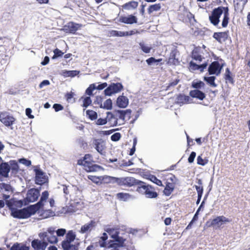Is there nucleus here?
<instances>
[{
	"mask_svg": "<svg viewBox=\"0 0 250 250\" xmlns=\"http://www.w3.org/2000/svg\"><path fill=\"white\" fill-rule=\"evenodd\" d=\"M62 247L63 250H78V246L76 245H72L68 242H65L62 244Z\"/></svg>",
	"mask_w": 250,
	"mask_h": 250,
	"instance_id": "4c0bfd02",
	"label": "nucleus"
},
{
	"mask_svg": "<svg viewBox=\"0 0 250 250\" xmlns=\"http://www.w3.org/2000/svg\"><path fill=\"white\" fill-rule=\"evenodd\" d=\"M33 207L32 205H30L21 209L13 208L11 210V215L14 218L19 219L29 218L37 212Z\"/></svg>",
	"mask_w": 250,
	"mask_h": 250,
	"instance_id": "f03ea898",
	"label": "nucleus"
},
{
	"mask_svg": "<svg viewBox=\"0 0 250 250\" xmlns=\"http://www.w3.org/2000/svg\"><path fill=\"white\" fill-rule=\"evenodd\" d=\"M86 115L91 120H95L97 118V113L92 110H87L86 111Z\"/></svg>",
	"mask_w": 250,
	"mask_h": 250,
	"instance_id": "37998d69",
	"label": "nucleus"
},
{
	"mask_svg": "<svg viewBox=\"0 0 250 250\" xmlns=\"http://www.w3.org/2000/svg\"><path fill=\"white\" fill-rule=\"evenodd\" d=\"M222 66L220 65L217 61L212 62L209 66L208 71L210 75L216 74L218 75L221 71Z\"/></svg>",
	"mask_w": 250,
	"mask_h": 250,
	"instance_id": "4468645a",
	"label": "nucleus"
},
{
	"mask_svg": "<svg viewBox=\"0 0 250 250\" xmlns=\"http://www.w3.org/2000/svg\"><path fill=\"white\" fill-rule=\"evenodd\" d=\"M120 118L124 120H128L131 117V111L130 110H122L119 111Z\"/></svg>",
	"mask_w": 250,
	"mask_h": 250,
	"instance_id": "c9c22d12",
	"label": "nucleus"
},
{
	"mask_svg": "<svg viewBox=\"0 0 250 250\" xmlns=\"http://www.w3.org/2000/svg\"><path fill=\"white\" fill-rule=\"evenodd\" d=\"M120 21L124 23L131 24L136 23L137 22V19L135 16L130 15L128 16L121 17Z\"/></svg>",
	"mask_w": 250,
	"mask_h": 250,
	"instance_id": "412c9836",
	"label": "nucleus"
},
{
	"mask_svg": "<svg viewBox=\"0 0 250 250\" xmlns=\"http://www.w3.org/2000/svg\"><path fill=\"white\" fill-rule=\"evenodd\" d=\"M101 184L102 183L108 184L111 183H116L117 177L109 176L107 175L101 176Z\"/></svg>",
	"mask_w": 250,
	"mask_h": 250,
	"instance_id": "7c9ffc66",
	"label": "nucleus"
},
{
	"mask_svg": "<svg viewBox=\"0 0 250 250\" xmlns=\"http://www.w3.org/2000/svg\"><path fill=\"white\" fill-rule=\"evenodd\" d=\"M112 238L114 239V241H111L109 242L108 247L116 248L117 247H122L124 246L126 239L119 236L118 233L113 235Z\"/></svg>",
	"mask_w": 250,
	"mask_h": 250,
	"instance_id": "9d476101",
	"label": "nucleus"
},
{
	"mask_svg": "<svg viewBox=\"0 0 250 250\" xmlns=\"http://www.w3.org/2000/svg\"><path fill=\"white\" fill-rule=\"evenodd\" d=\"M74 96V92L71 91L69 93H67L65 95V98L66 101L68 103H70V102L74 103L75 102V99L73 98Z\"/></svg>",
	"mask_w": 250,
	"mask_h": 250,
	"instance_id": "603ef678",
	"label": "nucleus"
},
{
	"mask_svg": "<svg viewBox=\"0 0 250 250\" xmlns=\"http://www.w3.org/2000/svg\"><path fill=\"white\" fill-rule=\"evenodd\" d=\"M192 101L188 96L184 94H180L176 98V102L180 104H188Z\"/></svg>",
	"mask_w": 250,
	"mask_h": 250,
	"instance_id": "5701e85b",
	"label": "nucleus"
},
{
	"mask_svg": "<svg viewBox=\"0 0 250 250\" xmlns=\"http://www.w3.org/2000/svg\"><path fill=\"white\" fill-rule=\"evenodd\" d=\"M91 103L92 101L90 98L89 97H86L83 100V106L84 107H87L91 104Z\"/></svg>",
	"mask_w": 250,
	"mask_h": 250,
	"instance_id": "13d9d810",
	"label": "nucleus"
},
{
	"mask_svg": "<svg viewBox=\"0 0 250 250\" xmlns=\"http://www.w3.org/2000/svg\"><path fill=\"white\" fill-rule=\"evenodd\" d=\"M197 183L199 186L195 185L198 195H202L203 192V187L202 186V181L201 179H197Z\"/></svg>",
	"mask_w": 250,
	"mask_h": 250,
	"instance_id": "ea45409f",
	"label": "nucleus"
},
{
	"mask_svg": "<svg viewBox=\"0 0 250 250\" xmlns=\"http://www.w3.org/2000/svg\"><path fill=\"white\" fill-rule=\"evenodd\" d=\"M107 123L106 118H99L96 121V124L98 125H104Z\"/></svg>",
	"mask_w": 250,
	"mask_h": 250,
	"instance_id": "e2e57ef3",
	"label": "nucleus"
},
{
	"mask_svg": "<svg viewBox=\"0 0 250 250\" xmlns=\"http://www.w3.org/2000/svg\"><path fill=\"white\" fill-rule=\"evenodd\" d=\"M41 238H42L43 240H46L51 244L56 243L58 241V238L55 235V231L52 228H49L47 231L44 232L39 235Z\"/></svg>",
	"mask_w": 250,
	"mask_h": 250,
	"instance_id": "39448f33",
	"label": "nucleus"
},
{
	"mask_svg": "<svg viewBox=\"0 0 250 250\" xmlns=\"http://www.w3.org/2000/svg\"><path fill=\"white\" fill-rule=\"evenodd\" d=\"M40 195V190L37 188H32L28 190L26 197V200L28 202H34L37 201Z\"/></svg>",
	"mask_w": 250,
	"mask_h": 250,
	"instance_id": "f8f14e48",
	"label": "nucleus"
},
{
	"mask_svg": "<svg viewBox=\"0 0 250 250\" xmlns=\"http://www.w3.org/2000/svg\"><path fill=\"white\" fill-rule=\"evenodd\" d=\"M10 170V167L7 163H2L0 165V172L2 176L7 178Z\"/></svg>",
	"mask_w": 250,
	"mask_h": 250,
	"instance_id": "a878e982",
	"label": "nucleus"
},
{
	"mask_svg": "<svg viewBox=\"0 0 250 250\" xmlns=\"http://www.w3.org/2000/svg\"><path fill=\"white\" fill-rule=\"evenodd\" d=\"M9 163L12 171L17 172L19 169V166L16 160H11Z\"/></svg>",
	"mask_w": 250,
	"mask_h": 250,
	"instance_id": "c03bdc74",
	"label": "nucleus"
},
{
	"mask_svg": "<svg viewBox=\"0 0 250 250\" xmlns=\"http://www.w3.org/2000/svg\"><path fill=\"white\" fill-rule=\"evenodd\" d=\"M161 8V4L159 3L151 4L147 8V13L150 15L154 16V13L159 11Z\"/></svg>",
	"mask_w": 250,
	"mask_h": 250,
	"instance_id": "cd10ccee",
	"label": "nucleus"
},
{
	"mask_svg": "<svg viewBox=\"0 0 250 250\" xmlns=\"http://www.w3.org/2000/svg\"><path fill=\"white\" fill-rule=\"evenodd\" d=\"M179 54V51L176 48L172 49L169 54L167 64L170 65H178L180 64V61L176 56Z\"/></svg>",
	"mask_w": 250,
	"mask_h": 250,
	"instance_id": "ddd939ff",
	"label": "nucleus"
},
{
	"mask_svg": "<svg viewBox=\"0 0 250 250\" xmlns=\"http://www.w3.org/2000/svg\"><path fill=\"white\" fill-rule=\"evenodd\" d=\"M16 119L7 112H0V121L6 126L12 125Z\"/></svg>",
	"mask_w": 250,
	"mask_h": 250,
	"instance_id": "0eeeda50",
	"label": "nucleus"
},
{
	"mask_svg": "<svg viewBox=\"0 0 250 250\" xmlns=\"http://www.w3.org/2000/svg\"><path fill=\"white\" fill-rule=\"evenodd\" d=\"M81 26L80 24L70 21L64 26V30L66 32L74 34Z\"/></svg>",
	"mask_w": 250,
	"mask_h": 250,
	"instance_id": "dca6fc26",
	"label": "nucleus"
},
{
	"mask_svg": "<svg viewBox=\"0 0 250 250\" xmlns=\"http://www.w3.org/2000/svg\"><path fill=\"white\" fill-rule=\"evenodd\" d=\"M10 250H29V247L25 244L15 243L11 247Z\"/></svg>",
	"mask_w": 250,
	"mask_h": 250,
	"instance_id": "e433bc0d",
	"label": "nucleus"
},
{
	"mask_svg": "<svg viewBox=\"0 0 250 250\" xmlns=\"http://www.w3.org/2000/svg\"><path fill=\"white\" fill-rule=\"evenodd\" d=\"M49 193L47 191H44L42 193L40 200L36 204L32 205L36 211H38L43 207V202L45 201L48 198Z\"/></svg>",
	"mask_w": 250,
	"mask_h": 250,
	"instance_id": "6ab92c4d",
	"label": "nucleus"
},
{
	"mask_svg": "<svg viewBox=\"0 0 250 250\" xmlns=\"http://www.w3.org/2000/svg\"><path fill=\"white\" fill-rule=\"evenodd\" d=\"M76 238V235L73 230H69L67 233L65 239L62 242V244H63L65 242H68L71 243L73 242Z\"/></svg>",
	"mask_w": 250,
	"mask_h": 250,
	"instance_id": "2f4dec72",
	"label": "nucleus"
},
{
	"mask_svg": "<svg viewBox=\"0 0 250 250\" xmlns=\"http://www.w3.org/2000/svg\"><path fill=\"white\" fill-rule=\"evenodd\" d=\"M174 188V184L169 181L166 182V187L164 190V194L167 196H169L173 192Z\"/></svg>",
	"mask_w": 250,
	"mask_h": 250,
	"instance_id": "c756f323",
	"label": "nucleus"
},
{
	"mask_svg": "<svg viewBox=\"0 0 250 250\" xmlns=\"http://www.w3.org/2000/svg\"><path fill=\"white\" fill-rule=\"evenodd\" d=\"M225 7L219 6L214 8L211 12L210 15L209 16V20L213 25L216 26L219 23V19L223 13Z\"/></svg>",
	"mask_w": 250,
	"mask_h": 250,
	"instance_id": "20e7f679",
	"label": "nucleus"
},
{
	"mask_svg": "<svg viewBox=\"0 0 250 250\" xmlns=\"http://www.w3.org/2000/svg\"><path fill=\"white\" fill-rule=\"evenodd\" d=\"M204 50L200 46L195 47L191 52L192 58L198 62H201L204 59Z\"/></svg>",
	"mask_w": 250,
	"mask_h": 250,
	"instance_id": "9b49d317",
	"label": "nucleus"
},
{
	"mask_svg": "<svg viewBox=\"0 0 250 250\" xmlns=\"http://www.w3.org/2000/svg\"><path fill=\"white\" fill-rule=\"evenodd\" d=\"M225 79L227 81L231 83H233L234 80L233 78L231 76V73L229 70V68H227L226 69V72L225 74Z\"/></svg>",
	"mask_w": 250,
	"mask_h": 250,
	"instance_id": "a19ab883",
	"label": "nucleus"
},
{
	"mask_svg": "<svg viewBox=\"0 0 250 250\" xmlns=\"http://www.w3.org/2000/svg\"><path fill=\"white\" fill-rule=\"evenodd\" d=\"M224 16L222 22V26L223 27H226L228 26L229 21V8L228 7H226L225 9L223 12Z\"/></svg>",
	"mask_w": 250,
	"mask_h": 250,
	"instance_id": "473e14b6",
	"label": "nucleus"
},
{
	"mask_svg": "<svg viewBox=\"0 0 250 250\" xmlns=\"http://www.w3.org/2000/svg\"><path fill=\"white\" fill-rule=\"evenodd\" d=\"M96 222L94 220H91L88 223L82 226L81 228L80 232L82 233L87 231H90L95 227Z\"/></svg>",
	"mask_w": 250,
	"mask_h": 250,
	"instance_id": "bb28decb",
	"label": "nucleus"
},
{
	"mask_svg": "<svg viewBox=\"0 0 250 250\" xmlns=\"http://www.w3.org/2000/svg\"><path fill=\"white\" fill-rule=\"evenodd\" d=\"M148 179L159 186L163 187L162 181L158 179L155 175H149Z\"/></svg>",
	"mask_w": 250,
	"mask_h": 250,
	"instance_id": "79ce46f5",
	"label": "nucleus"
},
{
	"mask_svg": "<svg viewBox=\"0 0 250 250\" xmlns=\"http://www.w3.org/2000/svg\"><path fill=\"white\" fill-rule=\"evenodd\" d=\"M189 95L193 98H196L200 100H203L206 97V94L198 89L191 90L189 92Z\"/></svg>",
	"mask_w": 250,
	"mask_h": 250,
	"instance_id": "4be33fe9",
	"label": "nucleus"
},
{
	"mask_svg": "<svg viewBox=\"0 0 250 250\" xmlns=\"http://www.w3.org/2000/svg\"><path fill=\"white\" fill-rule=\"evenodd\" d=\"M87 178L92 182L96 184H101V176H97L95 175H88Z\"/></svg>",
	"mask_w": 250,
	"mask_h": 250,
	"instance_id": "49530a36",
	"label": "nucleus"
},
{
	"mask_svg": "<svg viewBox=\"0 0 250 250\" xmlns=\"http://www.w3.org/2000/svg\"><path fill=\"white\" fill-rule=\"evenodd\" d=\"M197 164L201 166H205L208 162V160L203 159L201 156H198L197 157Z\"/></svg>",
	"mask_w": 250,
	"mask_h": 250,
	"instance_id": "4d7b16f0",
	"label": "nucleus"
},
{
	"mask_svg": "<svg viewBox=\"0 0 250 250\" xmlns=\"http://www.w3.org/2000/svg\"><path fill=\"white\" fill-rule=\"evenodd\" d=\"M48 246V243L45 240L42 241L39 239H34L31 242V246L34 250H45Z\"/></svg>",
	"mask_w": 250,
	"mask_h": 250,
	"instance_id": "2eb2a0df",
	"label": "nucleus"
},
{
	"mask_svg": "<svg viewBox=\"0 0 250 250\" xmlns=\"http://www.w3.org/2000/svg\"><path fill=\"white\" fill-rule=\"evenodd\" d=\"M146 188V191L143 193V195L147 198H155L158 196V193L155 191L154 187L149 185Z\"/></svg>",
	"mask_w": 250,
	"mask_h": 250,
	"instance_id": "393cba45",
	"label": "nucleus"
},
{
	"mask_svg": "<svg viewBox=\"0 0 250 250\" xmlns=\"http://www.w3.org/2000/svg\"><path fill=\"white\" fill-rule=\"evenodd\" d=\"M175 179L176 177L175 175L171 173H168L165 176L164 180L166 181V182L169 181L170 183H173V184H174Z\"/></svg>",
	"mask_w": 250,
	"mask_h": 250,
	"instance_id": "3c124183",
	"label": "nucleus"
},
{
	"mask_svg": "<svg viewBox=\"0 0 250 250\" xmlns=\"http://www.w3.org/2000/svg\"><path fill=\"white\" fill-rule=\"evenodd\" d=\"M106 231L109 234V235H111L112 238V236L115 234L116 233H118V234H119V231L117 229L113 228L107 229Z\"/></svg>",
	"mask_w": 250,
	"mask_h": 250,
	"instance_id": "0e129e2a",
	"label": "nucleus"
},
{
	"mask_svg": "<svg viewBox=\"0 0 250 250\" xmlns=\"http://www.w3.org/2000/svg\"><path fill=\"white\" fill-rule=\"evenodd\" d=\"M248 0H234L235 8L242 10L244 9Z\"/></svg>",
	"mask_w": 250,
	"mask_h": 250,
	"instance_id": "72a5a7b5",
	"label": "nucleus"
},
{
	"mask_svg": "<svg viewBox=\"0 0 250 250\" xmlns=\"http://www.w3.org/2000/svg\"><path fill=\"white\" fill-rule=\"evenodd\" d=\"M94 104L97 105L100 108H102L103 105L102 97L100 96H97L94 102Z\"/></svg>",
	"mask_w": 250,
	"mask_h": 250,
	"instance_id": "052dcab7",
	"label": "nucleus"
},
{
	"mask_svg": "<svg viewBox=\"0 0 250 250\" xmlns=\"http://www.w3.org/2000/svg\"><path fill=\"white\" fill-rule=\"evenodd\" d=\"M94 162L92 155L86 154L82 158L78 160L77 164L83 166V169L88 172H96L102 169L101 166L94 164Z\"/></svg>",
	"mask_w": 250,
	"mask_h": 250,
	"instance_id": "f257e3e1",
	"label": "nucleus"
},
{
	"mask_svg": "<svg viewBox=\"0 0 250 250\" xmlns=\"http://www.w3.org/2000/svg\"><path fill=\"white\" fill-rule=\"evenodd\" d=\"M180 82V80L178 79H177L175 80H174L173 82L170 83L166 87V90H167L169 89V88L171 86H174L176 85L179 82Z\"/></svg>",
	"mask_w": 250,
	"mask_h": 250,
	"instance_id": "69168bd1",
	"label": "nucleus"
},
{
	"mask_svg": "<svg viewBox=\"0 0 250 250\" xmlns=\"http://www.w3.org/2000/svg\"><path fill=\"white\" fill-rule=\"evenodd\" d=\"M79 71L77 70H65L63 72V74L65 77H74L79 73Z\"/></svg>",
	"mask_w": 250,
	"mask_h": 250,
	"instance_id": "a18cd8bd",
	"label": "nucleus"
},
{
	"mask_svg": "<svg viewBox=\"0 0 250 250\" xmlns=\"http://www.w3.org/2000/svg\"><path fill=\"white\" fill-rule=\"evenodd\" d=\"M96 89V86L95 84H91L89 85V86L86 89L85 93L89 95H92V92L94 90Z\"/></svg>",
	"mask_w": 250,
	"mask_h": 250,
	"instance_id": "5fc2aeb1",
	"label": "nucleus"
},
{
	"mask_svg": "<svg viewBox=\"0 0 250 250\" xmlns=\"http://www.w3.org/2000/svg\"><path fill=\"white\" fill-rule=\"evenodd\" d=\"M116 183L119 186H125L126 187H131L135 186L137 179L132 177H125L117 178Z\"/></svg>",
	"mask_w": 250,
	"mask_h": 250,
	"instance_id": "423d86ee",
	"label": "nucleus"
},
{
	"mask_svg": "<svg viewBox=\"0 0 250 250\" xmlns=\"http://www.w3.org/2000/svg\"><path fill=\"white\" fill-rule=\"evenodd\" d=\"M148 185H149L146 184V183L143 181L137 180L135 185L137 186L136 191L140 194H143L146 191L145 190L147 189L146 188Z\"/></svg>",
	"mask_w": 250,
	"mask_h": 250,
	"instance_id": "b1692460",
	"label": "nucleus"
},
{
	"mask_svg": "<svg viewBox=\"0 0 250 250\" xmlns=\"http://www.w3.org/2000/svg\"><path fill=\"white\" fill-rule=\"evenodd\" d=\"M121 137V133L119 132H116V133L113 134L111 136V140L112 141L116 142V141H119Z\"/></svg>",
	"mask_w": 250,
	"mask_h": 250,
	"instance_id": "bf43d9fd",
	"label": "nucleus"
},
{
	"mask_svg": "<svg viewBox=\"0 0 250 250\" xmlns=\"http://www.w3.org/2000/svg\"><path fill=\"white\" fill-rule=\"evenodd\" d=\"M140 48L145 53H148L150 52L152 47L146 45L144 43L140 42L139 43Z\"/></svg>",
	"mask_w": 250,
	"mask_h": 250,
	"instance_id": "864d4df0",
	"label": "nucleus"
},
{
	"mask_svg": "<svg viewBox=\"0 0 250 250\" xmlns=\"http://www.w3.org/2000/svg\"><path fill=\"white\" fill-rule=\"evenodd\" d=\"M138 5V3L135 1H131L126 3L125 5L129 8H136Z\"/></svg>",
	"mask_w": 250,
	"mask_h": 250,
	"instance_id": "680f3d73",
	"label": "nucleus"
},
{
	"mask_svg": "<svg viewBox=\"0 0 250 250\" xmlns=\"http://www.w3.org/2000/svg\"><path fill=\"white\" fill-rule=\"evenodd\" d=\"M205 83L201 81H193L191 83V87L195 89H198L204 87Z\"/></svg>",
	"mask_w": 250,
	"mask_h": 250,
	"instance_id": "58836bf2",
	"label": "nucleus"
},
{
	"mask_svg": "<svg viewBox=\"0 0 250 250\" xmlns=\"http://www.w3.org/2000/svg\"><path fill=\"white\" fill-rule=\"evenodd\" d=\"M229 37V31L225 32H215L213 37L220 43L225 42Z\"/></svg>",
	"mask_w": 250,
	"mask_h": 250,
	"instance_id": "f3484780",
	"label": "nucleus"
},
{
	"mask_svg": "<svg viewBox=\"0 0 250 250\" xmlns=\"http://www.w3.org/2000/svg\"><path fill=\"white\" fill-rule=\"evenodd\" d=\"M93 145L96 150L100 154L103 153L104 149V141L102 139H93Z\"/></svg>",
	"mask_w": 250,
	"mask_h": 250,
	"instance_id": "a211bd4d",
	"label": "nucleus"
},
{
	"mask_svg": "<svg viewBox=\"0 0 250 250\" xmlns=\"http://www.w3.org/2000/svg\"><path fill=\"white\" fill-rule=\"evenodd\" d=\"M117 199L123 201H127L132 198V195L128 193L120 192L116 194Z\"/></svg>",
	"mask_w": 250,
	"mask_h": 250,
	"instance_id": "f704fd0d",
	"label": "nucleus"
},
{
	"mask_svg": "<svg viewBox=\"0 0 250 250\" xmlns=\"http://www.w3.org/2000/svg\"><path fill=\"white\" fill-rule=\"evenodd\" d=\"M135 34V32L133 30H131L129 31H117V37H125V36H131Z\"/></svg>",
	"mask_w": 250,
	"mask_h": 250,
	"instance_id": "de8ad7c7",
	"label": "nucleus"
},
{
	"mask_svg": "<svg viewBox=\"0 0 250 250\" xmlns=\"http://www.w3.org/2000/svg\"><path fill=\"white\" fill-rule=\"evenodd\" d=\"M207 66V62H205L201 65H198L192 61H191L189 63V69L190 71H192L199 70L201 72H203Z\"/></svg>",
	"mask_w": 250,
	"mask_h": 250,
	"instance_id": "aec40b11",
	"label": "nucleus"
},
{
	"mask_svg": "<svg viewBox=\"0 0 250 250\" xmlns=\"http://www.w3.org/2000/svg\"><path fill=\"white\" fill-rule=\"evenodd\" d=\"M35 172V182L36 184L42 185L47 180L45 173L39 167H36L34 169Z\"/></svg>",
	"mask_w": 250,
	"mask_h": 250,
	"instance_id": "1a4fd4ad",
	"label": "nucleus"
},
{
	"mask_svg": "<svg viewBox=\"0 0 250 250\" xmlns=\"http://www.w3.org/2000/svg\"><path fill=\"white\" fill-rule=\"evenodd\" d=\"M53 52L54 55L53 56L52 59H55L57 57H61L63 54V53L58 48H56L55 49H54Z\"/></svg>",
	"mask_w": 250,
	"mask_h": 250,
	"instance_id": "6e6d98bb",
	"label": "nucleus"
},
{
	"mask_svg": "<svg viewBox=\"0 0 250 250\" xmlns=\"http://www.w3.org/2000/svg\"><path fill=\"white\" fill-rule=\"evenodd\" d=\"M230 221L223 215L219 216L213 219H210L206 222L204 229L213 228L215 229L221 228V226L227 222Z\"/></svg>",
	"mask_w": 250,
	"mask_h": 250,
	"instance_id": "7ed1b4c3",
	"label": "nucleus"
},
{
	"mask_svg": "<svg viewBox=\"0 0 250 250\" xmlns=\"http://www.w3.org/2000/svg\"><path fill=\"white\" fill-rule=\"evenodd\" d=\"M78 143L80 146L83 148L87 146V143L83 138H80L79 139Z\"/></svg>",
	"mask_w": 250,
	"mask_h": 250,
	"instance_id": "774afa93",
	"label": "nucleus"
},
{
	"mask_svg": "<svg viewBox=\"0 0 250 250\" xmlns=\"http://www.w3.org/2000/svg\"><path fill=\"white\" fill-rule=\"evenodd\" d=\"M123 88V85L121 83H112L104 90V92L105 95L111 96L112 94L118 93Z\"/></svg>",
	"mask_w": 250,
	"mask_h": 250,
	"instance_id": "6e6552de",
	"label": "nucleus"
},
{
	"mask_svg": "<svg viewBox=\"0 0 250 250\" xmlns=\"http://www.w3.org/2000/svg\"><path fill=\"white\" fill-rule=\"evenodd\" d=\"M112 107V102L110 99L106 100L102 105V108L107 110L111 109Z\"/></svg>",
	"mask_w": 250,
	"mask_h": 250,
	"instance_id": "09e8293b",
	"label": "nucleus"
},
{
	"mask_svg": "<svg viewBox=\"0 0 250 250\" xmlns=\"http://www.w3.org/2000/svg\"><path fill=\"white\" fill-rule=\"evenodd\" d=\"M128 103V99L124 96H120L117 100V104L120 107H125Z\"/></svg>",
	"mask_w": 250,
	"mask_h": 250,
	"instance_id": "c85d7f7f",
	"label": "nucleus"
},
{
	"mask_svg": "<svg viewBox=\"0 0 250 250\" xmlns=\"http://www.w3.org/2000/svg\"><path fill=\"white\" fill-rule=\"evenodd\" d=\"M19 162L26 166H30L31 165V162L25 158L20 159Z\"/></svg>",
	"mask_w": 250,
	"mask_h": 250,
	"instance_id": "338daca9",
	"label": "nucleus"
},
{
	"mask_svg": "<svg viewBox=\"0 0 250 250\" xmlns=\"http://www.w3.org/2000/svg\"><path fill=\"white\" fill-rule=\"evenodd\" d=\"M205 80L211 86L216 87L217 84L215 83V77L214 76H210L208 77H205Z\"/></svg>",
	"mask_w": 250,
	"mask_h": 250,
	"instance_id": "8fccbe9b",
	"label": "nucleus"
}]
</instances>
